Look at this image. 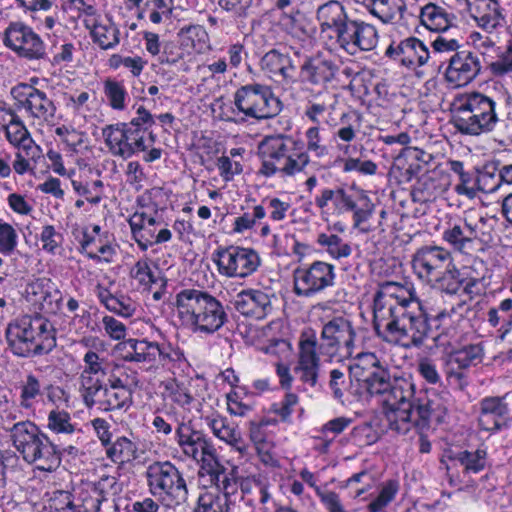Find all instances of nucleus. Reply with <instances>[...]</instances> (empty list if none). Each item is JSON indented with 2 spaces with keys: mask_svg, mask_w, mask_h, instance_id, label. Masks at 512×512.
<instances>
[{
  "mask_svg": "<svg viewBox=\"0 0 512 512\" xmlns=\"http://www.w3.org/2000/svg\"><path fill=\"white\" fill-rule=\"evenodd\" d=\"M107 389V379L80 386L79 391L87 408H95L103 412Z\"/></svg>",
  "mask_w": 512,
  "mask_h": 512,
  "instance_id": "a18cd8bd",
  "label": "nucleus"
},
{
  "mask_svg": "<svg viewBox=\"0 0 512 512\" xmlns=\"http://www.w3.org/2000/svg\"><path fill=\"white\" fill-rule=\"evenodd\" d=\"M173 11V0H147L144 12H149V19L159 24L163 19H169Z\"/></svg>",
  "mask_w": 512,
  "mask_h": 512,
  "instance_id": "13d9d810",
  "label": "nucleus"
},
{
  "mask_svg": "<svg viewBox=\"0 0 512 512\" xmlns=\"http://www.w3.org/2000/svg\"><path fill=\"white\" fill-rule=\"evenodd\" d=\"M204 420L215 437L231 446L241 456L244 457L249 454V447L242 438L241 432L236 424L218 414L206 416Z\"/></svg>",
  "mask_w": 512,
  "mask_h": 512,
  "instance_id": "7c9ffc66",
  "label": "nucleus"
},
{
  "mask_svg": "<svg viewBox=\"0 0 512 512\" xmlns=\"http://www.w3.org/2000/svg\"><path fill=\"white\" fill-rule=\"evenodd\" d=\"M453 122L464 135L480 136L496 130L504 121L499 118L495 98L481 92H470L455 99Z\"/></svg>",
  "mask_w": 512,
  "mask_h": 512,
  "instance_id": "7ed1b4c3",
  "label": "nucleus"
},
{
  "mask_svg": "<svg viewBox=\"0 0 512 512\" xmlns=\"http://www.w3.org/2000/svg\"><path fill=\"white\" fill-rule=\"evenodd\" d=\"M382 364L376 354L360 353L356 357V362L350 366V372L360 382Z\"/></svg>",
  "mask_w": 512,
  "mask_h": 512,
  "instance_id": "864d4df0",
  "label": "nucleus"
},
{
  "mask_svg": "<svg viewBox=\"0 0 512 512\" xmlns=\"http://www.w3.org/2000/svg\"><path fill=\"white\" fill-rule=\"evenodd\" d=\"M71 184L74 191L78 195L84 196L87 202L97 205L102 200L103 182L101 180H95L91 184H83L81 181L72 180Z\"/></svg>",
  "mask_w": 512,
  "mask_h": 512,
  "instance_id": "e2e57ef3",
  "label": "nucleus"
},
{
  "mask_svg": "<svg viewBox=\"0 0 512 512\" xmlns=\"http://www.w3.org/2000/svg\"><path fill=\"white\" fill-rule=\"evenodd\" d=\"M335 267L325 261H314L293 272V291L299 297L310 298L335 284Z\"/></svg>",
  "mask_w": 512,
  "mask_h": 512,
  "instance_id": "9b49d317",
  "label": "nucleus"
},
{
  "mask_svg": "<svg viewBox=\"0 0 512 512\" xmlns=\"http://www.w3.org/2000/svg\"><path fill=\"white\" fill-rule=\"evenodd\" d=\"M316 345L315 337L300 341L298 358L293 369L296 378L309 388L316 387L319 378L320 358L316 353Z\"/></svg>",
  "mask_w": 512,
  "mask_h": 512,
  "instance_id": "412c9836",
  "label": "nucleus"
},
{
  "mask_svg": "<svg viewBox=\"0 0 512 512\" xmlns=\"http://www.w3.org/2000/svg\"><path fill=\"white\" fill-rule=\"evenodd\" d=\"M102 136L110 153L122 159L147 149L143 132L129 128L124 122L107 125L102 129Z\"/></svg>",
  "mask_w": 512,
  "mask_h": 512,
  "instance_id": "2eb2a0df",
  "label": "nucleus"
},
{
  "mask_svg": "<svg viewBox=\"0 0 512 512\" xmlns=\"http://www.w3.org/2000/svg\"><path fill=\"white\" fill-rule=\"evenodd\" d=\"M202 468L210 475L211 483L222 492V504H227V509L233 512L236 508V500L243 501V494L238 491L236 479L230 477L225 468L215 459Z\"/></svg>",
  "mask_w": 512,
  "mask_h": 512,
  "instance_id": "c756f323",
  "label": "nucleus"
},
{
  "mask_svg": "<svg viewBox=\"0 0 512 512\" xmlns=\"http://www.w3.org/2000/svg\"><path fill=\"white\" fill-rule=\"evenodd\" d=\"M447 457L451 461L458 462L464 468V472L479 473L484 470L487 463V452L483 449L475 451L460 450L457 452L450 451Z\"/></svg>",
  "mask_w": 512,
  "mask_h": 512,
  "instance_id": "ea45409f",
  "label": "nucleus"
},
{
  "mask_svg": "<svg viewBox=\"0 0 512 512\" xmlns=\"http://www.w3.org/2000/svg\"><path fill=\"white\" fill-rule=\"evenodd\" d=\"M451 253L435 245L422 246L416 250L412 258L415 274L427 283H432L441 277L452 266Z\"/></svg>",
  "mask_w": 512,
  "mask_h": 512,
  "instance_id": "dca6fc26",
  "label": "nucleus"
},
{
  "mask_svg": "<svg viewBox=\"0 0 512 512\" xmlns=\"http://www.w3.org/2000/svg\"><path fill=\"white\" fill-rule=\"evenodd\" d=\"M136 445L126 437H119L106 450L114 463H126L136 458Z\"/></svg>",
  "mask_w": 512,
  "mask_h": 512,
  "instance_id": "8fccbe9b",
  "label": "nucleus"
},
{
  "mask_svg": "<svg viewBox=\"0 0 512 512\" xmlns=\"http://www.w3.org/2000/svg\"><path fill=\"white\" fill-rule=\"evenodd\" d=\"M378 40L379 35L375 26L361 20L347 52L353 55L356 50L371 51L377 46Z\"/></svg>",
  "mask_w": 512,
  "mask_h": 512,
  "instance_id": "79ce46f5",
  "label": "nucleus"
},
{
  "mask_svg": "<svg viewBox=\"0 0 512 512\" xmlns=\"http://www.w3.org/2000/svg\"><path fill=\"white\" fill-rule=\"evenodd\" d=\"M316 19L321 32L331 30L334 32L336 42L347 51L356 33L360 19L351 17L344 5L337 0H329L316 10Z\"/></svg>",
  "mask_w": 512,
  "mask_h": 512,
  "instance_id": "9d476101",
  "label": "nucleus"
},
{
  "mask_svg": "<svg viewBox=\"0 0 512 512\" xmlns=\"http://www.w3.org/2000/svg\"><path fill=\"white\" fill-rule=\"evenodd\" d=\"M47 428L55 434L72 435L75 432H80V429H77L75 424L72 423L70 414L59 409H53L49 412Z\"/></svg>",
  "mask_w": 512,
  "mask_h": 512,
  "instance_id": "3c124183",
  "label": "nucleus"
},
{
  "mask_svg": "<svg viewBox=\"0 0 512 512\" xmlns=\"http://www.w3.org/2000/svg\"><path fill=\"white\" fill-rule=\"evenodd\" d=\"M6 118L4 125L6 138L10 144L26 153L27 157L35 158L39 154V147L35 145L26 126L18 114L12 109H4Z\"/></svg>",
  "mask_w": 512,
  "mask_h": 512,
  "instance_id": "c85d7f7f",
  "label": "nucleus"
},
{
  "mask_svg": "<svg viewBox=\"0 0 512 512\" xmlns=\"http://www.w3.org/2000/svg\"><path fill=\"white\" fill-rule=\"evenodd\" d=\"M164 393L166 397L171 399L174 403L185 407L191 404L193 397L189 393L188 389L178 383L175 379H169L163 382Z\"/></svg>",
  "mask_w": 512,
  "mask_h": 512,
  "instance_id": "bf43d9fd",
  "label": "nucleus"
},
{
  "mask_svg": "<svg viewBox=\"0 0 512 512\" xmlns=\"http://www.w3.org/2000/svg\"><path fill=\"white\" fill-rule=\"evenodd\" d=\"M104 94L113 109L123 110L126 107L125 99L127 92L123 84L113 80H106L104 82Z\"/></svg>",
  "mask_w": 512,
  "mask_h": 512,
  "instance_id": "052dcab7",
  "label": "nucleus"
},
{
  "mask_svg": "<svg viewBox=\"0 0 512 512\" xmlns=\"http://www.w3.org/2000/svg\"><path fill=\"white\" fill-rule=\"evenodd\" d=\"M20 103L33 118L48 122L55 117L57 109L54 102L37 88L28 87L25 100Z\"/></svg>",
  "mask_w": 512,
  "mask_h": 512,
  "instance_id": "f704fd0d",
  "label": "nucleus"
},
{
  "mask_svg": "<svg viewBox=\"0 0 512 512\" xmlns=\"http://www.w3.org/2000/svg\"><path fill=\"white\" fill-rule=\"evenodd\" d=\"M272 297L260 289H246L236 295L233 305L242 315L261 320L273 310Z\"/></svg>",
  "mask_w": 512,
  "mask_h": 512,
  "instance_id": "b1692460",
  "label": "nucleus"
},
{
  "mask_svg": "<svg viewBox=\"0 0 512 512\" xmlns=\"http://www.w3.org/2000/svg\"><path fill=\"white\" fill-rule=\"evenodd\" d=\"M317 243L324 247L326 252L336 260L347 258L352 253V248L349 243L336 234L321 233L317 237Z\"/></svg>",
  "mask_w": 512,
  "mask_h": 512,
  "instance_id": "09e8293b",
  "label": "nucleus"
},
{
  "mask_svg": "<svg viewBox=\"0 0 512 512\" xmlns=\"http://www.w3.org/2000/svg\"><path fill=\"white\" fill-rule=\"evenodd\" d=\"M8 347L19 357L44 355L56 346L55 329L44 317L25 315L10 322L5 331Z\"/></svg>",
  "mask_w": 512,
  "mask_h": 512,
  "instance_id": "20e7f679",
  "label": "nucleus"
},
{
  "mask_svg": "<svg viewBox=\"0 0 512 512\" xmlns=\"http://www.w3.org/2000/svg\"><path fill=\"white\" fill-rule=\"evenodd\" d=\"M383 395H385L384 409L399 406L414 407L417 414L416 429L420 430L429 428L432 416L440 408L436 400L431 399L426 392L420 391L417 394L414 383L405 378H395L391 382V387Z\"/></svg>",
  "mask_w": 512,
  "mask_h": 512,
  "instance_id": "1a4fd4ad",
  "label": "nucleus"
},
{
  "mask_svg": "<svg viewBox=\"0 0 512 512\" xmlns=\"http://www.w3.org/2000/svg\"><path fill=\"white\" fill-rule=\"evenodd\" d=\"M333 110V104H327L324 101H309L305 107L304 115L309 121L314 123L315 126H319L322 122L333 126L334 123L325 117L326 114L330 115Z\"/></svg>",
  "mask_w": 512,
  "mask_h": 512,
  "instance_id": "4d7b16f0",
  "label": "nucleus"
},
{
  "mask_svg": "<svg viewBox=\"0 0 512 512\" xmlns=\"http://www.w3.org/2000/svg\"><path fill=\"white\" fill-rule=\"evenodd\" d=\"M149 492L168 506H180L188 499L183 473L170 461H155L146 469Z\"/></svg>",
  "mask_w": 512,
  "mask_h": 512,
  "instance_id": "0eeeda50",
  "label": "nucleus"
},
{
  "mask_svg": "<svg viewBox=\"0 0 512 512\" xmlns=\"http://www.w3.org/2000/svg\"><path fill=\"white\" fill-rule=\"evenodd\" d=\"M507 394L503 396H487L479 402V427L488 432L501 430L502 420L509 415L508 404L505 401Z\"/></svg>",
  "mask_w": 512,
  "mask_h": 512,
  "instance_id": "cd10ccee",
  "label": "nucleus"
},
{
  "mask_svg": "<svg viewBox=\"0 0 512 512\" xmlns=\"http://www.w3.org/2000/svg\"><path fill=\"white\" fill-rule=\"evenodd\" d=\"M376 334L384 341L404 348H420L431 336L432 328L420 302L399 307L394 313L373 323Z\"/></svg>",
  "mask_w": 512,
  "mask_h": 512,
  "instance_id": "f257e3e1",
  "label": "nucleus"
},
{
  "mask_svg": "<svg viewBox=\"0 0 512 512\" xmlns=\"http://www.w3.org/2000/svg\"><path fill=\"white\" fill-rule=\"evenodd\" d=\"M175 438L182 453L188 458L200 461L205 455H212L213 448L204 433L194 429L190 422L178 423Z\"/></svg>",
  "mask_w": 512,
  "mask_h": 512,
  "instance_id": "4be33fe9",
  "label": "nucleus"
},
{
  "mask_svg": "<svg viewBox=\"0 0 512 512\" xmlns=\"http://www.w3.org/2000/svg\"><path fill=\"white\" fill-rule=\"evenodd\" d=\"M180 45L188 52L201 53L208 42V34L201 25L183 27L179 32Z\"/></svg>",
  "mask_w": 512,
  "mask_h": 512,
  "instance_id": "37998d69",
  "label": "nucleus"
},
{
  "mask_svg": "<svg viewBox=\"0 0 512 512\" xmlns=\"http://www.w3.org/2000/svg\"><path fill=\"white\" fill-rule=\"evenodd\" d=\"M138 384L137 372L128 367L108 378L103 412L127 409L132 403L133 388Z\"/></svg>",
  "mask_w": 512,
  "mask_h": 512,
  "instance_id": "a211bd4d",
  "label": "nucleus"
},
{
  "mask_svg": "<svg viewBox=\"0 0 512 512\" xmlns=\"http://www.w3.org/2000/svg\"><path fill=\"white\" fill-rule=\"evenodd\" d=\"M154 350V363L159 362L162 366L169 369L184 360L183 352L169 343L159 344L155 342Z\"/></svg>",
  "mask_w": 512,
  "mask_h": 512,
  "instance_id": "5fc2aeb1",
  "label": "nucleus"
},
{
  "mask_svg": "<svg viewBox=\"0 0 512 512\" xmlns=\"http://www.w3.org/2000/svg\"><path fill=\"white\" fill-rule=\"evenodd\" d=\"M471 18L483 30L491 33L505 23V16L497 0H466Z\"/></svg>",
  "mask_w": 512,
  "mask_h": 512,
  "instance_id": "bb28decb",
  "label": "nucleus"
},
{
  "mask_svg": "<svg viewBox=\"0 0 512 512\" xmlns=\"http://www.w3.org/2000/svg\"><path fill=\"white\" fill-rule=\"evenodd\" d=\"M434 282L438 283L439 287L449 294L458 293L463 285V279L460 277L459 271L453 264Z\"/></svg>",
  "mask_w": 512,
  "mask_h": 512,
  "instance_id": "774afa93",
  "label": "nucleus"
},
{
  "mask_svg": "<svg viewBox=\"0 0 512 512\" xmlns=\"http://www.w3.org/2000/svg\"><path fill=\"white\" fill-rule=\"evenodd\" d=\"M343 125L336 133V136L343 142L349 143L356 138L360 126V117L356 113H343L340 118Z\"/></svg>",
  "mask_w": 512,
  "mask_h": 512,
  "instance_id": "0e129e2a",
  "label": "nucleus"
},
{
  "mask_svg": "<svg viewBox=\"0 0 512 512\" xmlns=\"http://www.w3.org/2000/svg\"><path fill=\"white\" fill-rule=\"evenodd\" d=\"M392 381L390 371L384 364L378 366L375 371L361 380V382H364L367 391L371 395H382L386 393L387 389L391 387Z\"/></svg>",
  "mask_w": 512,
  "mask_h": 512,
  "instance_id": "de8ad7c7",
  "label": "nucleus"
},
{
  "mask_svg": "<svg viewBox=\"0 0 512 512\" xmlns=\"http://www.w3.org/2000/svg\"><path fill=\"white\" fill-rule=\"evenodd\" d=\"M123 490V484L116 476L103 475L100 479L93 484L92 491L95 499H92L90 510L98 512L100 506L104 501L113 499L119 495Z\"/></svg>",
  "mask_w": 512,
  "mask_h": 512,
  "instance_id": "e433bc0d",
  "label": "nucleus"
},
{
  "mask_svg": "<svg viewBox=\"0 0 512 512\" xmlns=\"http://www.w3.org/2000/svg\"><path fill=\"white\" fill-rule=\"evenodd\" d=\"M482 63L480 57L468 50L454 53L445 71L447 82L455 87L466 86L471 83L481 72Z\"/></svg>",
  "mask_w": 512,
  "mask_h": 512,
  "instance_id": "6ab92c4d",
  "label": "nucleus"
},
{
  "mask_svg": "<svg viewBox=\"0 0 512 512\" xmlns=\"http://www.w3.org/2000/svg\"><path fill=\"white\" fill-rule=\"evenodd\" d=\"M487 321L492 327H498L499 338L505 340L512 330V299L506 298L487 312Z\"/></svg>",
  "mask_w": 512,
  "mask_h": 512,
  "instance_id": "4c0bfd02",
  "label": "nucleus"
},
{
  "mask_svg": "<svg viewBox=\"0 0 512 512\" xmlns=\"http://www.w3.org/2000/svg\"><path fill=\"white\" fill-rule=\"evenodd\" d=\"M20 388V406L29 409L32 407L34 400L41 395V384L36 376L29 374Z\"/></svg>",
  "mask_w": 512,
  "mask_h": 512,
  "instance_id": "680f3d73",
  "label": "nucleus"
},
{
  "mask_svg": "<svg viewBox=\"0 0 512 512\" xmlns=\"http://www.w3.org/2000/svg\"><path fill=\"white\" fill-rule=\"evenodd\" d=\"M154 343L145 339H128L123 343L125 354L123 359L128 362L154 363Z\"/></svg>",
  "mask_w": 512,
  "mask_h": 512,
  "instance_id": "a19ab883",
  "label": "nucleus"
},
{
  "mask_svg": "<svg viewBox=\"0 0 512 512\" xmlns=\"http://www.w3.org/2000/svg\"><path fill=\"white\" fill-rule=\"evenodd\" d=\"M420 22L428 30L436 33L447 31L453 26L455 15L445 6L429 2L420 10Z\"/></svg>",
  "mask_w": 512,
  "mask_h": 512,
  "instance_id": "72a5a7b5",
  "label": "nucleus"
},
{
  "mask_svg": "<svg viewBox=\"0 0 512 512\" xmlns=\"http://www.w3.org/2000/svg\"><path fill=\"white\" fill-rule=\"evenodd\" d=\"M369 12L384 24L393 23L405 10L404 0H366Z\"/></svg>",
  "mask_w": 512,
  "mask_h": 512,
  "instance_id": "58836bf2",
  "label": "nucleus"
},
{
  "mask_svg": "<svg viewBox=\"0 0 512 512\" xmlns=\"http://www.w3.org/2000/svg\"><path fill=\"white\" fill-rule=\"evenodd\" d=\"M8 431L13 447L26 463L44 472L56 471L60 466L62 452L37 425L20 421Z\"/></svg>",
  "mask_w": 512,
  "mask_h": 512,
  "instance_id": "423d86ee",
  "label": "nucleus"
},
{
  "mask_svg": "<svg viewBox=\"0 0 512 512\" xmlns=\"http://www.w3.org/2000/svg\"><path fill=\"white\" fill-rule=\"evenodd\" d=\"M218 7L236 18H247L255 15L260 8L261 0H213Z\"/></svg>",
  "mask_w": 512,
  "mask_h": 512,
  "instance_id": "49530a36",
  "label": "nucleus"
},
{
  "mask_svg": "<svg viewBox=\"0 0 512 512\" xmlns=\"http://www.w3.org/2000/svg\"><path fill=\"white\" fill-rule=\"evenodd\" d=\"M261 70L275 82L292 85L296 82V66L288 53L271 49L260 59Z\"/></svg>",
  "mask_w": 512,
  "mask_h": 512,
  "instance_id": "5701e85b",
  "label": "nucleus"
},
{
  "mask_svg": "<svg viewBox=\"0 0 512 512\" xmlns=\"http://www.w3.org/2000/svg\"><path fill=\"white\" fill-rule=\"evenodd\" d=\"M337 71L338 66L332 60L316 56L304 61L300 73L303 81L324 86L334 79Z\"/></svg>",
  "mask_w": 512,
  "mask_h": 512,
  "instance_id": "473e14b6",
  "label": "nucleus"
},
{
  "mask_svg": "<svg viewBox=\"0 0 512 512\" xmlns=\"http://www.w3.org/2000/svg\"><path fill=\"white\" fill-rule=\"evenodd\" d=\"M399 490V484L395 480L386 481L378 496L370 502L368 510L370 512H382L396 497Z\"/></svg>",
  "mask_w": 512,
  "mask_h": 512,
  "instance_id": "6e6d98bb",
  "label": "nucleus"
},
{
  "mask_svg": "<svg viewBox=\"0 0 512 512\" xmlns=\"http://www.w3.org/2000/svg\"><path fill=\"white\" fill-rule=\"evenodd\" d=\"M91 35L93 41L104 50L112 49L119 44V29L112 23L94 25Z\"/></svg>",
  "mask_w": 512,
  "mask_h": 512,
  "instance_id": "603ef678",
  "label": "nucleus"
},
{
  "mask_svg": "<svg viewBox=\"0 0 512 512\" xmlns=\"http://www.w3.org/2000/svg\"><path fill=\"white\" fill-rule=\"evenodd\" d=\"M233 104L244 119L257 121L274 118L283 109V103L272 88L258 82L238 87L233 94Z\"/></svg>",
  "mask_w": 512,
  "mask_h": 512,
  "instance_id": "6e6552de",
  "label": "nucleus"
},
{
  "mask_svg": "<svg viewBox=\"0 0 512 512\" xmlns=\"http://www.w3.org/2000/svg\"><path fill=\"white\" fill-rule=\"evenodd\" d=\"M478 238L477 224L469 222L467 219L450 224L443 232V239L450 246L466 254L474 249L475 241Z\"/></svg>",
  "mask_w": 512,
  "mask_h": 512,
  "instance_id": "2f4dec72",
  "label": "nucleus"
},
{
  "mask_svg": "<svg viewBox=\"0 0 512 512\" xmlns=\"http://www.w3.org/2000/svg\"><path fill=\"white\" fill-rule=\"evenodd\" d=\"M385 55L411 70L427 64L430 59L428 47L416 37H408L398 43L392 42Z\"/></svg>",
  "mask_w": 512,
  "mask_h": 512,
  "instance_id": "aec40b11",
  "label": "nucleus"
},
{
  "mask_svg": "<svg viewBox=\"0 0 512 512\" xmlns=\"http://www.w3.org/2000/svg\"><path fill=\"white\" fill-rule=\"evenodd\" d=\"M214 262L221 275L245 278L258 269L261 260L254 249L229 246L215 251Z\"/></svg>",
  "mask_w": 512,
  "mask_h": 512,
  "instance_id": "ddd939ff",
  "label": "nucleus"
},
{
  "mask_svg": "<svg viewBox=\"0 0 512 512\" xmlns=\"http://www.w3.org/2000/svg\"><path fill=\"white\" fill-rule=\"evenodd\" d=\"M385 419L390 430L406 434L412 427L416 428L417 414L414 407H391L385 408Z\"/></svg>",
  "mask_w": 512,
  "mask_h": 512,
  "instance_id": "c9c22d12",
  "label": "nucleus"
},
{
  "mask_svg": "<svg viewBox=\"0 0 512 512\" xmlns=\"http://www.w3.org/2000/svg\"><path fill=\"white\" fill-rule=\"evenodd\" d=\"M418 302L410 289L396 282H385L380 285L374 296L373 323L394 313L399 307H406Z\"/></svg>",
  "mask_w": 512,
  "mask_h": 512,
  "instance_id": "f3484780",
  "label": "nucleus"
},
{
  "mask_svg": "<svg viewBox=\"0 0 512 512\" xmlns=\"http://www.w3.org/2000/svg\"><path fill=\"white\" fill-rule=\"evenodd\" d=\"M356 333L352 322L337 316L324 323L320 336V351L330 357L336 354L350 356L354 350Z\"/></svg>",
  "mask_w": 512,
  "mask_h": 512,
  "instance_id": "4468645a",
  "label": "nucleus"
},
{
  "mask_svg": "<svg viewBox=\"0 0 512 512\" xmlns=\"http://www.w3.org/2000/svg\"><path fill=\"white\" fill-rule=\"evenodd\" d=\"M83 369L80 373V386L105 380L126 368L114 361H108L92 350H88L83 357Z\"/></svg>",
  "mask_w": 512,
  "mask_h": 512,
  "instance_id": "a878e982",
  "label": "nucleus"
},
{
  "mask_svg": "<svg viewBox=\"0 0 512 512\" xmlns=\"http://www.w3.org/2000/svg\"><path fill=\"white\" fill-rule=\"evenodd\" d=\"M3 42L15 54L27 60H42L47 56L46 45L40 35L20 21L8 25Z\"/></svg>",
  "mask_w": 512,
  "mask_h": 512,
  "instance_id": "f8f14e48",
  "label": "nucleus"
},
{
  "mask_svg": "<svg viewBox=\"0 0 512 512\" xmlns=\"http://www.w3.org/2000/svg\"><path fill=\"white\" fill-rule=\"evenodd\" d=\"M265 215V208L262 205H256L253 207L252 213L246 212L235 219L233 231L243 233L246 230L252 229L257 220L263 219Z\"/></svg>",
  "mask_w": 512,
  "mask_h": 512,
  "instance_id": "338daca9",
  "label": "nucleus"
},
{
  "mask_svg": "<svg viewBox=\"0 0 512 512\" xmlns=\"http://www.w3.org/2000/svg\"><path fill=\"white\" fill-rule=\"evenodd\" d=\"M297 141L283 134L266 136L258 145L261 166L258 175L266 178L280 174L292 177L304 171L310 163L307 152L296 151Z\"/></svg>",
  "mask_w": 512,
  "mask_h": 512,
  "instance_id": "39448f33",
  "label": "nucleus"
},
{
  "mask_svg": "<svg viewBox=\"0 0 512 512\" xmlns=\"http://www.w3.org/2000/svg\"><path fill=\"white\" fill-rule=\"evenodd\" d=\"M175 306L182 324L194 333L213 334L228 320L222 303L200 289L181 290L176 295Z\"/></svg>",
  "mask_w": 512,
  "mask_h": 512,
  "instance_id": "f03ea898",
  "label": "nucleus"
},
{
  "mask_svg": "<svg viewBox=\"0 0 512 512\" xmlns=\"http://www.w3.org/2000/svg\"><path fill=\"white\" fill-rule=\"evenodd\" d=\"M193 512H232L227 509V504H222V499L219 495L212 493L200 494Z\"/></svg>",
  "mask_w": 512,
  "mask_h": 512,
  "instance_id": "69168bd1",
  "label": "nucleus"
},
{
  "mask_svg": "<svg viewBox=\"0 0 512 512\" xmlns=\"http://www.w3.org/2000/svg\"><path fill=\"white\" fill-rule=\"evenodd\" d=\"M484 348L481 343L469 344L460 349L454 350L449 355V361L457 364L459 369H467L472 365L482 362Z\"/></svg>",
  "mask_w": 512,
  "mask_h": 512,
  "instance_id": "c03bdc74",
  "label": "nucleus"
},
{
  "mask_svg": "<svg viewBox=\"0 0 512 512\" xmlns=\"http://www.w3.org/2000/svg\"><path fill=\"white\" fill-rule=\"evenodd\" d=\"M26 292L29 300L46 314H55L60 309L62 295L57 285L47 277L32 281Z\"/></svg>",
  "mask_w": 512,
  "mask_h": 512,
  "instance_id": "393cba45",
  "label": "nucleus"
}]
</instances>
